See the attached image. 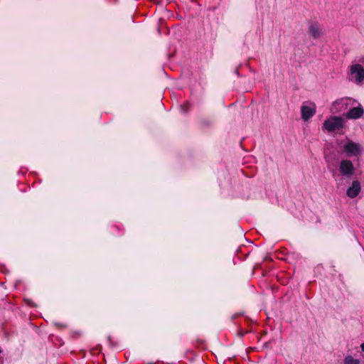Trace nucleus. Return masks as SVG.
I'll return each mask as SVG.
<instances>
[{"instance_id":"1","label":"nucleus","mask_w":364,"mask_h":364,"mask_svg":"<svg viewBox=\"0 0 364 364\" xmlns=\"http://www.w3.org/2000/svg\"><path fill=\"white\" fill-rule=\"evenodd\" d=\"M338 146L341 153L349 157L360 156L362 152V146L348 139L339 142Z\"/></svg>"},{"instance_id":"2","label":"nucleus","mask_w":364,"mask_h":364,"mask_svg":"<svg viewBox=\"0 0 364 364\" xmlns=\"http://www.w3.org/2000/svg\"><path fill=\"white\" fill-rule=\"evenodd\" d=\"M340 175L346 178H350L355 173V168L349 159H342L338 168Z\"/></svg>"},{"instance_id":"3","label":"nucleus","mask_w":364,"mask_h":364,"mask_svg":"<svg viewBox=\"0 0 364 364\" xmlns=\"http://www.w3.org/2000/svg\"><path fill=\"white\" fill-rule=\"evenodd\" d=\"M343 127V119L340 117H331L323 123V129L333 132Z\"/></svg>"},{"instance_id":"4","label":"nucleus","mask_w":364,"mask_h":364,"mask_svg":"<svg viewBox=\"0 0 364 364\" xmlns=\"http://www.w3.org/2000/svg\"><path fill=\"white\" fill-rule=\"evenodd\" d=\"M316 105L309 103V105H303L301 107V117L304 121L309 120L316 113Z\"/></svg>"},{"instance_id":"5","label":"nucleus","mask_w":364,"mask_h":364,"mask_svg":"<svg viewBox=\"0 0 364 364\" xmlns=\"http://www.w3.org/2000/svg\"><path fill=\"white\" fill-rule=\"evenodd\" d=\"M350 73L357 82H361L364 79V68L360 64L353 65L350 68Z\"/></svg>"},{"instance_id":"6","label":"nucleus","mask_w":364,"mask_h":364,"mask_svg":"<svg viewBox=\"0 0 364 364\" xmlns=\"http://www.w3.org/2000/svg\"><path fill=\"white\" fill-rule=\"evenodd\" d=\"M361 191V185L358 181H353L351 186L347 189L346 195L350 198H355Z\"/></svg>"},{"instance_id":"7","label":"nucleus","mask_w":364,"mask_h":364,"mask_svg":"<svg viewBox=\"0 0 364 364\" xmlns=\"http://www.w3.org/2000/svg\"><path fill=\"white\" fill-rule=\"evenodd\" d=\"M309 33L312 38L317 39L319 38L323 33L316 22H312L309 26Z\"/></svg>"},{"instance_id":"8","label":"nucleus","mask_w":364,"mask_h":364,"mask_svg":"<svg viewBox=\"0 0 364 364\" xmlns=\"http://www.w3.org/2000/svg\"><path fill=\"white\" fill-rule=\"evenodd\" d=\"M364 110L362 107L358 106L350 109L346 114L348 119H358L363 114Z\"/></svg>"},{"instance_id":"9","label":"nucleus","mask_w":364,"mask_h":364,"mask_svg":"<svg viewBox=\"0 0 364 364\" xmlns=\"http://www.w3.org/2000/svg\"><path fill=\"white\" fill-rule=\"evenodd\" d=\"M347 100H341L340 101H337L336 102H334L333 105V109L336 111V112H341V109H338L337 107L338 106H341V107H347Z\"/></svg>"},{"instance_id":"10","label":"nucleus","mask_w":364,"mask_h":364,"mask_svg":"<svg viewBox=\"0 0 364 364\" xmlns=\"http://www.w3.org/2000/svg\"><path fill=\"white\" fill-rule=\"evenodd\" d=\"M360 361L358 359L353 358L351 355L346 356L344 359V364H360Z\"/></svg>"},{"instance_id":"11","label":"nucleus","mask_w":364,"mask_h":364,"mask_svg":"<svg viewBox=\"0 0 364 364\" xmlns=\"http://www.w3.org/2000/svg\"><path fill=\"white\" fill-rule=\"evenodd\" d=\"M189 106H190L189 103L186 102L184 104L181 105V109L182 111H183L184 112H186L188 109Z\"/></svg>"},{"instance_id":"12","label":"nucleus","mask_w":364,"mask_h":364,"mask_svg":"<svg viewBox=\"0 0 364 364\" xmlns=\"http://www.w3.org/2000/svg\"><path fill=\"white\" fill-rule=\"evenodd\" d=\"M360 348L364 352V342L360 345Z\"/></svg>"}]
</instances>
